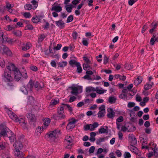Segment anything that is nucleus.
I'll return each instance as SVG.
<instances>
[{
  "instance_id": "obj_1",
  "label": "nucleus",
  "mask_w": 158,
  "mask_h": 158,
  "mask_svg": "<svg viewBox=\"0 0 158 158\" xmlns=\"http://www.w3.org/2000/svg\"><path fill=\"white\" fill-rule=\"evenodd\" d=\"M2 79L6 83L8 86L11 87L13 86L14 79L10 71H7V69H5L2 75Z\"/></svg>"
},
{
  "instance_id": "obj_2",
  "label": "nucleus",
  "mask_w": 158,
  "mask_h": 158,
  "mask_svg": "<svg viewBox=\"0 0 158 158\" xmlns=\"http://www.w3.org/2000/svg\"><path fill=\"white\" fill-rule=\"evenodd\" d=\"M15 150H14L15 156L19 158H23L24 157V154L21 151V150L23 148V145L21 142L17 141L13 144Z\"/></svg>"
},
{
  "instance_id": "obj_3",
  "label": "nucleus",
  "mask_w": 158,
  "mask_h": 158,
  "mask_svg": "<svg viewBox=\"0 0 158 158\" xmlns=\"http://www.w3.org/2000/svg\"><path fill=\"white\" fill-rule=\"evenodd\" d=\"M60 134V130L59 129H56L48 132L46 135L45 137L48 141L52 142L57 138Z\"/></svg>"
},
{
  "instance_id": "obj_4",
  "label": "nucleus",
  "mask_w": 158,
  "mask_h": 158,
  "mask_svg": "<svg viewBox=\"0 0 158 158\" xmlns=\"http://www.w3.org/2000/svg\"><path fill=\"white\" fill-rule=\"evenodd\" d=\"M142 148L143 149L145 148L148 149L149 151L151 150L153 151L149 154L150 156H149V157H151L153 155H157L158 150L157 146L156 144H154L152 143H151L148 146H143Z\"/></svg>"
},
{
  "instance_id": "obj_5",
  "label": "nucleus",
  "mask_w": 158,
  "mask_h": 158,
  "mask_svg": "<svg viewBox=\"0 0 158 158\" xmlns=\"http://www.w3.org/2000/svg\"><path fill=\"white\" fill-rule=\"evenodd\" d=\"M33 84L32 81L31 80L26 86H23L21 88V91L25 94H27L29 92L32 90Z\"/></svg>"
},
{
  "instance_id": "obj_6",
  "label": "nucleus",
  "mask_w": 158,
  "mask_h": 158,
  "mask_svg": "<svg viewBox=\"0 0 158 158\" xmlns=\"http://www.w3.org/2000/svg\"><path fill=\"white\" fill-rule=\"evenodd\" d=\"M0 129L1 131L0 132V135L3 138L7 137L9 136V134H11L12 131L10 130L6 126L3 125L0 126Z\"/></svg>"
},
{
  "instance_id": "obj_7",
  "label": "nucleus",
  "mask_w": 158,
  "mask_h": 158,
  "mask_svg": "<svg viewBox=\"0 0 158 158\" xmlns=\"http://www.w3.org/2000/svg\"><path fill=\"white\" fill-rule=\"evenodd\" d=\"M78 120H76L74 118H72L69 120V123L66 127L68 130H70L73 128L75 127L76 122Z\"/></svg>"
},
{
  "instance_id": "obj_8",
  "label": "nucleus",
  "mask_w": 158,
  "mask_h": 158,
  "mask_svg": "<svg viewBox=\"0 0 158 158\" xmlns=\"http://www.w3.org/2000/svg\"><path fill=\"white\" fill-rule=\"evenodd\" d=\"M72 91L71 92L72 94L77 96L78 93L82 92V87L81 86L78 87H73L71 88Z\"/></svg>"
},
{
  "instance_id": "obj_9",
  "label": "nucleus",
  "mask_w": 158,
  "mask_h": 158,
  "mask_svg": "<svg viewBox=\"0 0 158 158\" xmlns=\"http://www.w3.org/2000/svg\"><path fill=\"white\" fill-rule=\"evenodd\" d=\"M13 73L15 79L16 81H19L21 77V74L17 68L14 70Z\"/></svg>"
},
{
  "instance_id": "obj_10",
  "label": "nucleus",
  "mask_w": 158,
  "mask_h": 158,
  "mask_svg": "<svg viewBox=\"0 0 158 158\" xmlns=\"http://www.w3.org/2000/svg\"><path fill=\"white\" fill-rule=\"evenodd\" d=\"M99 111L98 113V117L100 118L103 117L105 115V106L103 105H102L99 107Z\"/></svg>"
},
{
  "instance_id": "obj_11",
  "label": "nucleus",
  "mask_w": 158,
  "mask_h": 158,
  "mask_svg": "<svg viewBox=\"0 0 158 158\" xmlns=\"http://www.w3.org/2000/svg\"><path fill=\"white\" fill-rule=\"evenodd\" d=\"M107 117L111 119H113L115 116V112L113 109L110 108H108L107 109Z\"/></svg>"
},
{
  "instance_id": "obj_12",
  "label": "nucleus",
  "mask_w": 158,
  "mask_h": 158,
  "mask_svg": "<svg viewBox=\"0 0 158 158\" xmlns=\"http://www.w3.org/2000/svg\"><path fill=\"white\" fill-rule=\"evenodd\" d=\"M7 112L10 118L15 122H17V121H18V117L17 115L10 110H9Z\"/></svg>"
},
{
  "instance_id": "obj_13",
  "label": "nucleus",
  "mask_w": 158,
  "mask_h": 158,
  "mask_svg": "<svg viewBox=\"0 0 158 158\" xmlns=\"http://www.w3.org/2000/svg\"><path fill=\"white\" fill-rule=\"evenodd\" d=\"M17 68L14 64L8 63V65L6 66V68L5 69H7V71H10L11 72L12 71H14V70Z\"/></svg>"
},
{
  "instance_id": "obj_14",
  "label": "nucleus",
  "mask_w": 158,
  "mask_h": 158,
  "mask_svg": "<svg viewBox=\"0 0 158 158\" xmlns=\"http://www.w3.org/2000/svg\"><path fill=\"white\" fill-rule=\"evenodd\" d=\"M55 4V3L52 5V7L51 8V10L54 11L55 12L58 13L61 11L62 10V7L59 5H54Z\"/></svg>"
},
{
  "instance_id": "obj_15",
  "label": "nucleus",
  "mask_w": 158,
  "mask_h": 158,
  "mask_svg": "<svg viewBox=\"0 0 158 158\" xmlns=\"http://www.w3.org/2000/svg\"><path fill=\"white\" fill-rule=\"evenodd\" d=\"M32 45L30 42H28L26 44H23L22 46V49L24 51H26L28 50L31 47Z\"/></svg>"
},
{
  "instance_id": "obj_16",
  "label": "nucleus",
  "mask_w": 158,
  "mask_h": 158,
  "mask_svg": "<svg viewBox=\"0 0 158 158\" xmlns=\"http://www.w3.org/2000/svg\"><path fill=\"white\" fill-rule=\"evenodd\" d=\"M55 23L56 25L60 29H62L65 27V23L62 20H60L58 21H56Z\"/></svg>"
},
{
  "instance_id": "obj_17",
  "label": "nucleus",
  "mask_w": 158,
  "mask_h": 158,
  "mask_svg": "<svg viewBox=\"0 0 158 158\" xmlns=\"http://www.w3.org/2000/svg\"><path fill=\"white\" fill-rule=\"evenodd\" d=\"M44 126H42L43 130L46 129L48 126L50 124V119L49 118H46L44 119Z\"/></svg>"
},
{
  "instance_id": "obj_18",
  "label": "nucleus",
  "mask_w": 158,
  "mask_h": 158,
  "mask_svg": "<svg viewBox=\"0 0 158 158\" xmlns=\"http://www.w3.org/2000/svg\"><path fill=\"white\" fill-rule=\"evenodd\" d=\"M46 36L44 34H39L38 36L37 42L38 43L40 44L43 42Z\"/></svg>"
},
{
  "instance_id": "obj_19",
  "label": "nucleus",
  "mask_w": 158,
  "mask_h": 158,
  "mask_svg": "<svg viewBox=\"0 0 158 158\" xmlns=\"http://www.w3.org/2000/svg\"><path fill=\"white\" fill-rule=\"evenodd\" d=\"M27 117L28 119L31 122H35L36 120V117L35 116L31 113H27Z\"/></svg>"
},
{
  "instance_id": "obj_20",
  "label": "nucleus",
  "mask_w": 158,
  "mask_h": 158,
  "mask_svg": "<svg viewBox=\"0 0 158 158\" xmlns=\"http://www.w3.org/2000/svg\"><path fill=\"white\" fill-rule=\"evenodd\" d=\"M2 48L4 53L9 56H10L11 55V52L8 48L5 45H2Z\"/></svg>"
},
{
  "instance_id": "obj_21",
  "label": "nucleus",
  "mask_w": 158,
  "mask_h": 158,
  "mask_svg": "<svg viewBox=\"0 0 158 158\" xmlns=\"http://www.w3.org/2000/svg\"><path fill=\"white\" fill-rule=\"evenodd\" d=\"M14 6L13 4H10L9 2H6V7L7 10L10 13H12L13 12V10L12 9Z\"/></svg>"
},
{
  "instance_id": "obj_22",
  "label": "nucleus",
  "mask_w": 158,
  "mask_h": 158,
  "mask_svg": "<svg viewBox=\"0 0 158 158\" xmlns=\"http://www.w3.org/2000/svg\"><path fill=\"white\" fill-rule=\"evenodd\" d=\"M117 98L115 96L112 95L108 98V102L110 104H113L116 102Z\"/></svg>"
},
{
  "instance_id": "obj_23",
  "label": "nucleus",
  "mask_w": 158,
  "mask_h": 158,
  "mask_svg": "<svg viewBox=\"0 0 158 158\" xmlns=\"http://www.w3.org/2000/svg\"><path fill=\"white\" fill-rule=\"evenodd\" d=\"M106 90L103 89L101 88L97 87L95 88V91L98 94H102L106 93Z\"/></svg>"
},
{
  "instance_id": "obj_24",
  "label": "nucleus",
  "mask_w": 158,
  "mask_h": 158,
  "mask_svg": "<svg viewBox=\"0 0 158 158\" xmlns=\"http://www.w3.org/2000/svg\"><path fill=\"white\" fill-rule=\"evenodd\" d=\"M52 117L55 120H59L62 119H64L65 117V115H58L56 114H53L52 115Z\"/></svg>"
},
{
  "instance_id": "obj_25",
  "label": "nucleus",
  "mask_w": 158,
  "mask_h": 158,
  "mask_svg": "<svg viewBox=\"0 0 158 158\" xmlns=\"http://www.w3.org/2000/svg\"><path fill=\"white\" fill-rule=\"evenodd\" d=\"M7 42L10 44H13L15 43H20L21 44V41L18 40L12 39L10 38H8Z\"/></svg>"
},
{
  "instance_id": "obj_26",
  "label": "nucleus",
  "mask_w": 158,
  "mask_h": 158,
  "mask_svg": "<svg viewBox=\"0 0 158 158\" xmlns=\"http://www.w3.org/2000/svg\"><path fill=\"white\" fill-rule=\"evenodd\" d=\"M130 150L135 154H138L139 151L137 148L133 145H131L129 148Z\"/></svg>"
},
{
  "instance_id": "obj_27",
  "label": "nucleus",
  "mask_w": 158,
  "mask_h": 158,
  "mask_svg": "<svg viewBox=\"0 0 158 158\" xmlns=\"http://www.w3.org/2000/svg\"><path fill=\"white\" fill-rule=\"evenodd\" d=\"M108 138L107 136L105 137L100 138L97 139L96 141V144L98 145H99L101 142H104L105 140H107Z\"/></svg>"
},
{
  "instance_id": "obj_28",
  "label": "nucleus",
  "mask_w": 158,
  "mask_h": 158,
  "mask_svg": "<svg viewBox=\"0 0 158 158\" xmlns=\"http://www.w3.org/2000/svg\"><path fill=\"white\" fill-rule=\"evenodd\" d=\"M153 85L154 83L152 82H149L144 85V88L145 90H148L152 88Z\"/></svg>"
},
{
  "instance_id": "obj_29",
  "label": "nucleus",
  "mask_w": 158,
  "mask_h": 158,
  "mask_svg": "<svg viewBox=\"0 0 158 158\" xmlns=\"http://www.w3.org/2000/svg\"><path fill=\"white\" fill-rule=\"evenodd\" d=\"M8 137L9 138L11 142H15V143L17 141L20 142V141H16V138L15 136L13 133L12 131L11 134H9V136Z\"/></svg>"
},
{
  "instance_id": "obj_30",
  "label": "nucleus",
  "mask_w": 158,
  "mask_h": 158,
  "mask_svg": "<svg viewBox=\"0 0 158 158\" xmlns=\"http://www.w3.org/2000/svg\"><path fill=\"white\" fill-rule=\"evenodd\" d=\"M21 76H22L24 79H26L27 78L28 76L27 71L24 68H22L21 70Z\"/></svg>"
},
{
  "instance_id": "obj_31",
  "label": "nucleus",
  "mask_w": 158,
  "mask_h": 158,
  "mask_svg": "<svg viewBox=\"0 0 158 158\" xmlns=\"http://www.w3.org/2000/svg\"><path fill=\"white\" fill-rule=\"evenodd\" d=\"M0 39H2L3 42L7 41L8 38L6 35H4L2 31H0Z\"/></svg>"
},
{
  "instance_id": "obj_32",
  "label": "nucleus",
  "mask_w": 158,
  "mask_h": 158,
  "mask_svg": "<svg viewBox=\"0 0 158 158\" xmlns=\"http://www.w3.org/2000/svg\"><path fill=\"white\" fill-rule=\"evenodd\" d=\"M142 78L141 77L139 76L134 81V84L135 85H137L140 84L142 81Z\"/></svg>"
},
{
  "instance_id": "obj_33",
  "label": "nucleus",
  "mask_w": 158,
  "mask_h": 158,
  "mask_svg": "<svg viewBox=\"0 0 158 158\" xmlns=\"http://www.w3.org/2000/svg\"><path fill=\"white\" fill-rule=\"evenodd\" d=\"M12 32L15 35L19 38L22 36V31L19 30H14Z\"/></svg>"
},
{
  "instance_id": "obj_34",
  "label": "nucleus",
  "mask_w": 158,
  "mask_h": 158,
  "mask_svg": "<svg viewBox=\"0 0 158 158\" xmlns=\"http://www.w3.org/2000/svg\"><path fill=\"white\" fill-rule=\"evenodd\" d=\"M131 145H133L136 144L137 143V140L135 137L133 135H132L131 136Z\"/></svg>"
},
{
  "instance_id": "obj_35",
  "label": "nucleus",
  "mask_w": 158,
  "mask_h": 158,
  "mask_svg": "<svg viewBox=\"0 0 158 158\" xmlns=\"http://www.w3.org/2000/svg\"><path fill=\"white\" fill-rule=\"evenodd\" d=\"M156 41L158 42V38L157 37H156L155 35H153V37L151 38L150 40V44L152 45H154L155 42Z\"/></svg>"
},
{
  "instance_id": "obj_36",
  "label": "nucleus",
  "mask_w": 158,
  "mask_h": 158,
  "mask_svg": "<svg viewBox=\"0 0 158 158\" xmlns=\"http://www.w3.org/2000/svg\"><path fill=\"white\" fill-rule=\"evenodd\" d=\"M106 128H105L103 127H102L99 130V132L101 134L108 133V127L107 126L106 127Z\"/></svg>"
},
{
  "instance_id": "obj_37",
  "label": "nucleus",
  "mask_w": 158,
  "mask_h": 158,
  "mask_svg": "<svg viewBox=\"0 0 158 158\" xmlns=\"http://www.w3.org/2000/svg\"><path fill=\"white\" fill-rule=\"evenodd\" d=\"M65 140L66 142L68 143V144L71 145V143H72L73 141V139L70 136L68 135L65 138Z\"/></svg>"
},
{
  "instance_id": "obj_38",
  "label": "nucleus",
  "mask_w": 158,
  "mask_h": 158,
  "mask_svg": "<svg viewBox=\"0 0 158 158\" xmlns=\"http://www.w3.org/2000/svg\"><path fill=\"white\" fill-rule=\"evenodd\" d=\"M90 64L84 63L83 64V67L84 70H86L92 69L90 66Z\"/></svg>"
},
{
  "instance_id": "obj_39",
  "label": "nucleus",
  "mask_w": 158,
  "mask_h": 158,
  "mask_svg": "<svg viewBox=\"0 0 158 158\" xmlns=\"http://www.w3.org/2000/svg\"><path fill=\"white\" fill-rule=\"evenodd\" d=\"M86 91L87 93H89L91 92L95 91V88L91 86L87 87L86 88Z\"/></svg>"
},
{
  "instance_id": "obj_40",
  "label": "nucleus",
  "mask_w": 158,
  "mask_h": 158,
  "mask_svg": "<svg viewBox=\"0 0 158 158\" xmlns=\"http://www.w3.org/2000/svg\"><path fill=\"white\" fill-rule=\"evenodd\" d=\"M64 111V108L62 106L60 107L57 109V113L59 115H63L62 114Z\"/></svg>"
},
{
  "instance_id": "obj_41",
  "label": "nucleus",
  "mask_w": 158,
  "mask_h": 158,
  "mask_svg": "<svg viewBox=\"0 0 158 158\" xmlns=\"http://www.w3.org/2000/svg\"><path fill=\"white\" fill-rule=\"evenodd\" d=\"M79 62H77L75 60H71L69 61V63L70 65L72 67H74L75 65L76 66L77 63H79Z\"/></svg>"
},
{
  "instance_id": "obj_42",
  "label": "nucleus",
  "mask_w": 158,
  "mask_h": 158,
  "mask_svg": "<svg viewBox=\"0 0 158 158\" xmlns=\"http://www.w3.org/2000/svg\"><path fill=\"white\" fill-rule=\"evenodd\" d=\"M32 21L34 23H38L41 21L40 18L37 16L33 17L31 19Z\"/></svg>"
},
{
  "instance_id": "obj_43",
  "label": "nucleus",
  "mask_w": 158,
  "mask_h": 158,
  "mask_svg": "<svg viewBox=\"0 0 158 158\" xmlns=\"http://www.w3.org/2000/svg\"><path fill=\"white\" fill-rule=\"evenodd\" d=\"M17 122H19L21 125L26 124L24 118H18Z\"/></svg>"
},
{
  "instance_id": "obj_44",
  "label": "nucleus",
  "mask_w": 158,
  "mask_h": 158,
  "mask_svg": "<svg viewBox=\"0 0 158 158\" xmlns=\"http://www.w3.org/2000/svg\"><path fill=\"white\" fill-rule=\"evenodd\" d=\"M76 66L77 67V72L79 73H81L82 72V69L80 63H77Z\"/></svg>"
},
{
  "instance_id": "obj_45",
  "label": "nucleus",
  "mask_w": 158,
  "mask_h": 158,
  "mask_svg": "<svg viewBox=\"0 0 158 158\" xmlns=\"http://www.w3.org/2000/svg\"><path fill=\"white\" fill-rule=\"evenodd\" d=\"M67 62L66 61H63L61 62H59L58 64V65L61 68H63L66 66L67 64Z\"/></svg>"
},
{
  "instance_id": "obj_46",
  "label": "nucleus",
  "mask_w": 158,
  "mask_h": 158,
  "mask_svg": "<svg viewBox=\"0 0 158 158\" xmlns=\"http://www.w3.org/2000/svg\"><path fill=\"white\" fill-rule=\"evenodd\" d=\"M44 130V129L43 130L42 127H39L38 128H37L35 130V132L37 133L38 134H37V135H40Z\"/></svg>"
},
{
  "instance_id": "obj_47",
  "label": "nucleus",
  "mask_w": 158,
  "mask_h": 158,
  "mask_svg": "<svg viewBox=\"0 0 158 158\" xmlns=\"http://www.w3.org/2000/svg\"><path fill=\"white\" fill-rule=\"evenodd\" d=\"M34 28L33 26L31 24H27L25 27V29L26 30H31Z\"/></svg>"
},
{
  "instance_id": "obj_48",
  "label": "nucleus",
  "mask_w": 158,
  "mask_h": 158,
  "mask_svg": "<svg viewBox=\"0 0 158 158\" xmlns=\"http://www.w3.org/2000/svg\"><path fill=\"white\" fill-rule=\"evenodd\" d=\"M31 3L34 6L33 9H35L38 6V4L37 1L35 0H31Z\"/></svg>"
},
{
  "instance_id": "obj_49",
  "label": "nucleus",
  "mask_w": 158,
  "mask_h": 158,
  "mask_svg": "<svg viewBox=\"0 0 158 158\" xmlns=\"http://www.w3.org/2000/svg\"><path fill=\"white\" fill-rule=\"evenodd\" d=\"M24 8L25 10H30L32 8V5L30 4H26L24 6Z\"/></svg>"
},
{
  "instance_id": "obj_50",
  "label": "nucleus",
  "mask_w": 158,
  "mask_h": 158,
  "mask_svg": "<svg viewBox=\"0 0 158 158\" xmlns=\"http://www.w3.org/2000/svg\"><path fill=\"white\" fill-rule=\"evenodd\" d=\"M69 5H67L65 6V8L66 11L69 13H70L72 11V8L71 5L70 6H69Z\"/></svg>"
},
{
  "instance_id": "obj_51",
  "label": "nucleus",
  "mask_w": 158,
  "mask_h": 158,
  "mask_svg": "<svg viewBox=\"0 0 158 158\" xmlns=\"http://www.w3.org/2000/svg\"><path fill=\"white\" fill-rule=\"evenodd\" d=\"M23 15L26 18H29L31 16V14L29 12H25L24 13Z\"/></svg>"
},
{
  "instance_id": "obj_52",
  "label": "nucleus",
  "mask_w": 158,
  "mask_h": 158,
  "mask_svg": "<svg viewBox=\"0 0 158 158\" xmlns=\"http://www.w3.org/2000/svg\"><path fill=\"white\" fill-rule=\"evenodd\" d=\"M73 19V15H71L69 16L67 18L66 20V22L69 23L72 22Z\"/></svg>"
},
{
  "instance_id": "obj_53",
  "label": "nucleus",
  "mask_w": 158,
  "mask_h": 158,
  "mask_svg": "<svg viewBox=\"0 0 158 158\" xmlns=\"http://www.w3.org/2000/svg\"><path fill=\"white\" fill-rule=\"evenodd\" d=\"M5 147V143L4 142H0V150L4 149Z\"/></svg>"
},
{
  "instance_id": "obj_54",
  "label": "nucleus",
  "mask_w": 158,
  "mask_h": 158,
  "mask_svg": "<svg viewBox=\"0 0 158 158\" xmlns=\"http://www.w3.org/2000/svg\"><path fill=\"white\" fill-rule=\"evenodd\" d=\"M30 69L34 72L37 71L38 70V68L36 66L33 65H31L30 66Z\"/></svg>"
},
{
  "instance_id": "obj_55",
  "label": "nucleus",
  "mask_w": 158,
  "mask_h": 158,
  "mask_svg": "<svg viewBox=\"0 0 158 158\" xmlns=\"http://www.w3.org/2000/svg\"><path fill=\"white\" fill-rule=\"evenodd\" d=\"M84 60L86 62L85 63L91 64V61L89 58L86 56H84L83 57Z\"/></svg>"
},
{
  "instance_id": "obj_56",
  "label": "nucleus",
  "mask_w": 158,
  "mask_h": 158,
  "mask_svg": "<svg viewBox=\"0 0 158 158\" xmlns=\"http://www.w3.org/2000/svg\"><path fill=\"white\" fill-rule=\"evenodd\" d=\"M58 103V101L55 99L52 100L51 101L50 103V105H55Z\"/></svg>"
},
{
  "instance_id": "obj_57",
  "label": "nucleus",
  "mask_w": 158,
  "mask_h": 158,
  "mask_svg": "<svg viewBox=\"0 0 158 158\" xmlns=\"http://www.w3.org/2000/svg\"><path fill=\"white\" fill-rule=\"evenodd\" d=\"M135 105V103L134 102H129L127 104V106L129 108L133 107Z\"/></svg>"
},
{
  "instance_id": "obj_58",
  "label": "nucleus",
  "mask_w": 158,
  "mask_h": 158,
  "mask_svg": "<svg viewBox=\"0 0 158 158\" xmlns=\"http://www.w3.org/2000/svg\"><path fill=\"white\" fill-rule=\"evenodd\" d=\"M124 158H130L131 157V155L130 153L126 152L124 154Z\"/></svg>"
},
{
  "instance_id": "obj_59",
  "label": "nucleus",
  "mask_w": 158,
  "mask_h": 158,
  "mask_svg": "<svg viewBox=\"0 0 158 158\" xmlns=\"http://www.w3.org/2000/svg\"><path fill=\"white\" fill-rule=\"evenodd\" d=\"M65 106H66L68 109V110L70 112H72L73 111V109L72 107L69 104H64Z\"/></svg>"
},
{
  "instance_id": "obj_60",
  "label": "nucleus",
  "mask_w": 158,
  "mask_h": 158,
  "mask_svg": "<svg viewBox=\"0 0 158 158\" xmlns=\"http://www.w3.org/2000/svg\"><path fill=\"white\" fill-rule=\"evenodd\" d=\"M123 120V116H120L116 119V122L120 123L122 122Z\"/></svg>"
},
{
  "instance_id": "obj_61",
  "label": "nucleus",
  "mask_w": 158,
  "mask_h": 158,
  "mask_svg": "<svg viewBox=\"0 0 158 158\" xmlns=\"http://www.w3.org/2000/svg\"><path fill=\"white\" fill-rule=\"evenodd\" d=\"M72 36L74 40H76L78 36L77 33L76 31H74L72 33Z\"/></svg>"
},
{
  "instance_id": "obj_62",
  "label": "nucleus",
  "mask_w": 158,
  "mask_h": 158,
  "mask_svg": "<svg viewBox=\"0 0 158 158\" xmlns=\"http://www.w3.org/2000/svg\"><path fill=\"white\" fill-rule=\"evenodd\" d=\"M109 58L106 56V55H105L104 57L103 60V63L104 64H106L108 62Z\"/></svg>"
},
{
  "instance_id": "obj_63",
  "label": "nucleus",
  "mask_w": 158,
  "mask_h": 158,
  "mask_svg": "<svg viewBox=\"0 0 158 158\" xmlns=\"http://www.w3.org/2000/svg\"><path fill=\"white\" fill-rule=\"evenodd\" d=\"M115 153L118 157H120L122 156V153L119 150H116Z\"/></svg>"
},
{
  "instance_id": "obj_64",
  "label": "nucleus",
  "mask_w": 158,
  "mask_h": 158,
  "mask_svg": "<svg viewBox=\"0 0 158 158\" xmlns=\"http://www.w3.org/2000/svg\"><path fill=\"white\" fill-rule=\"evenodd\" d=\"M138 0H129L128 1V4L130 6H132L135 2Z\"/></svg>"
}]
</instances>
